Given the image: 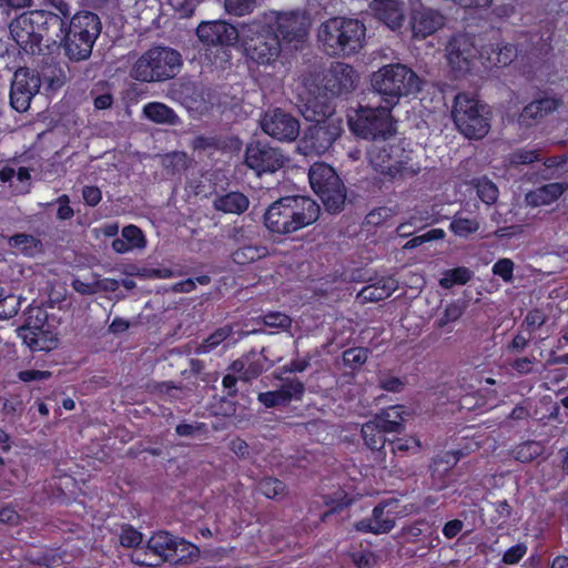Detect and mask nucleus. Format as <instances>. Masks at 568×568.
Segmentation results:
<instances>
[{
  "instance_id": "6e6d98bb",
  "label": "nucleus",
  "mask_w": 568,
  "mask_h": 568,
  "mask_svg": "<svg viewBox=\"0 0 568 568\" xmlns=\"http://www.w3.org/2000/svg\"><path fill=\"white\" fill-rule=\"evenodd\" d=\"M367 359V352L364 348H351L344 352L343 362L351 368L363 365Z\"/></svg>"
},
{
  "instance_id": "c756f323",
  "label": "nucleus",
  "mask_w": 568,
  "mask_h": 568,
  "mask_svg": "<svg viewBox=\"0 0 568 568\" xmlns=\"http://www.w3.org/2000/svg\"><path fill=\"white\" fill-rule=\"evenodd\" d=\"M559 106V101L554 98H544L534 101L525 106L520 114V122L528 124L529 120H538L555 111Z\"/></svg>"
},
{
  "instance_id": "f8f14e48",
  "label": "nucleus",
  "mask_w": 568,
  "mask_h": 568,
  "mask_svg": "<svg viewBox=\"0 0 568 568\" xmlns=\"http://www.w3.org/2000/svg\"><path fill=\"white\" fill-rule=\"evenodd\" d=\"M343 131V119L331 116L328 121L314 122L298 142V151L304 155H321L329 150Z\"/></svg>"
},
{
  "instance_id": "7ed1b4c3",
  "label": "nucleus",
  "mask_w": 568,
  "mask_h": 568,
  "mask_svg": "<svg viewBox=\"0 0 568 568\" xmlns=\"http://www.w3.org/2000/svg\"><path fill=\"white\" fill-rule=\"evenodd\" d=\"M365 33L357 19L335 17L318 27L317 39L328 54L352 55L364 47Z\"/></svg>"
},
{
  "instance_id": "13d9d810",
  "label": "nucleus",
  "mask_w": 568,
  "mask_h": 568,
  "mask_svg": "<svg viewBox=\"0 0 568 568\" xmlns=\"http://www.w3.org/2000/svg\"><path fill=\"white\" fill-rule=\"evenodd\" d=\"M258 402L265 407L271 408L287 403V397H284L278 389L260 393L257 397Z\"/></svg>"
},
{
  "instance_id": "dca6fc26",
  "label": "nucleus",
  "mask_w": 568,
  "mask_h": 568,
  "mask_svg": "<svg viewBox=\"0 0 568 568\" xmlns=\"http://www.w3.org/2000/svg\"><path fill=\"white\" fill-rule=\"evenodd\" d=\"M245 163L257 174L275 172L284 165L285 156L267 143L253 142L246 146Z\"/></svg>"
},
{
  "instance_id": "39448f33",
  "label": "nucleus",
  "mask_w": 568,
  "mask_h": 568,
  "mask_svg": "<svg viewBox=\"0 0 568 568\" xmlns=\"http://www.w3.org/2000/svg\"><path fill=\"white\" fill-rule=\"evenodd\" d=\"M368 159L374 170L388 180L414 176L419 171L412 151L406 150L400 141H375Z\"/></svg>"
},
{
  "instance_id": "603ef678",
  "label": "nucleus",
  "mask_w": 568,
  "mask_h": 568,
  "mask_svg": "<svg viewBox=\"0 0 568 568\" xmlns=\"http://www.w3.org/2000/svg\"><path fill=\"white\" fill-rule=\"evenodd\" d=\"M21 307V298L16 296H7L0 301V318L9 320L16 316Z\"/></svg>"
},
{
  "instance_id": "473e14b6",
  "label": "nucleus",
  "mask_w": 568,
  "mask_h": 568,
  "mask_svg": "<svg viewBox=\"0 0 568 568\" xmlns=\"http://www.w3.org/2000/svg\"><path fill=\"white\" fill-rule=\"evenodd\" d=\"M480 227L477 217H469L464 211H458L452 219L449 230L458 237H468L475 234Z\"/></svg>"
},
{
  "instance_id": "ea45409f",
  "label": "nucleus",
  "mask_w": 568,
  "mask_h": 568,
  "mask_svg": "<svg viewBox=\"0 0 568 568\" xmlns=\"http://www.w3.org/2000/svg\"><path fill=\"white\" fill-rule=\"evenodd\" d=\"M268 251L265 246L261 245H245L233 253V261L236 264H247L265 257Z\"/></svg>"
},
{
  "instance_id": "a211bd4d",
  "label": "nucleus",
  "mask_w": 568,
  "mask_h": 568,
  "mask_svg": "<svg viewBox=\"0 0 568 568\" xmlns=\"http://www.w3.org/2000/svg\"><path fill=\"white\" fill-rule=\"evenodd\" d=\"M298 108L304 119L310 122H323L331 116H339L326 94H315L306 88L298 91Z\"/></svg>"
},
{
  "instance_id": "b1692460",
  "label": "nucleus",
  "mask_w": 568,
  "mask_h": 568,
  "mask_svg": "<svg viewBox=\"0 0 568 568\" xmlns=\"http://www.w3.org/2000/svg\"><path fill=\"white\" fill-rule=\"evenodd\" d=\"M146 240L143 232L135 225H128L122 229L121 237L113 240L112 248L119 254H125L133 250H143Z\"/></svg>"
},
{
  "instance_id": "f03ea898",
  "label": "nucleus",
  "mask_w": 568,
  "mask_h": 568,
  "mask_svg": "<svg viewBox=\"0 0 568 568\" xmlns=\"http://www.w3.org/2000/svg\"><path fill=\"white\" fill-rule=\"evenodd\" d=\"M371 87L383 103L395 106L402 98L418 93L422 88V80L406 64L397 62L385 64L373 72Z\"/></svg>"
},
{
  "instance_id": "5fc2aeb1",
  "label": "nucleus",
  "mask_w": 568,
  "mask_h": 568,
  "mask_svg": "<svg viewBox=\"0 0 568 568\" xmlns=\"http://www.w3.org/2000/svg\"><path fill=\"white\" fill-rule=\"evenodd\" d=\"M263 323L273 328L286 329L291 326L292 320L284 313L271 312L263 316Z\"/></svg>"
},
{
  "instance_id": "c85d7f7f",
  "label": "nucleus",
  "mask_w": 568,
  "mask_h": 568,
  "mask_svg": "<svg viewBox=\"0 0 568 568\" xmlns=\"http://www.w3.org/2000/svg\"><path fill=\"white\" fill-rule=\"evenodd\" d=\"M248 199L241 192H229L213 201L215 210L229 214H241L248 207Z\"/></svg>"
},
{
  "instance_id": "393cba45",
  "label": "nucleus",
  "mask_w": 568,
  "mask_h": 568,
  "mask_svg": "<svg viewBox=\"0 0 568 568\" xmlns=\"http://www.w3.org/2000/svg\"><path fill=\"white\" fill-rule=\"evenodd\" d=\"M0 181L8 184L13 194H26L31 187V176L26 168L16 170L11 166H4L0 170Z\"/></svg>"
},
{
  "instance_id": "7c9ffc66",
  "label": "nucleus",
  "mask_w": 568,
  "mask_h": 568,
  "mask_svg": "<svg viewBox=\"0 0 568 568\" xmlns=\"http://www.w3.org/2000/svg\"><path fill=\"white\" fill-rule=\"evenodd\" d=\"M95 40H88L83 37H75L73 34H67L64 49L67 55L73 61L87 60L92 52Z\"/></svg>"
},
{
  "instance_id": "f257e3e1",
  "label": "nucleus",
  "mask_w": 568,
  "mask_h": 568,
  "mask_svg": "<svg viewBox=\"0 0 568 568\" xmlns=\"http://www.w3.org/2000/svg\"><path fill=\"white\" fill-rule=\"evenodd\" d=\"M318 204L307 196H285L272 203L264 214L265 226L273 233L288 234L314 223Z\"/></svg>"
},
{
  "instance_id": "412c9836",
  "label": "nucleus",
  "mask_w": 568,
  "mask_h": 568,
  "mask_svg": "<svg viewBox=\"0 0 568 568\" xmlns=\"http://www.w3.org/2000/svg\"><path fill=\"white\" fill-rule=\"evenodd\" d=\"M410 24L414 37L426 38L444 26V17L435 10L420 8L414 10Z\"/></svg>"
},
{
  "instance_id": "9b49d317",
  "label": "nucleus",
  "mask_w": 568,
  "mask_h": 568,
  "mask_svg": "<svg viewBox=\"0 0 568 568\" xmlns=\"http://www.w3.org/2000/svg\"><path fill=\"white\" fill-rule=\"evenodd\" d=\"M393 108L385 103L378 108H361L348 120L352 132L375 141H378V138L386 139L395 131V123L390 114Z\"/></svg>"
},
{
  "instance_id": "4468645a",
  "label": "nucleus",
  "mask_w": 568,
  "mask_h": 568,
  "mask_svg": "<svg viewBox=\"0 0 568 568\" xmlns=\"http://www.w3.org/2000/svg\"><path fill=\"white\" fill-rule=\"evenodd\" d=\"M41 87L39 74L28 68L14 72L10 90V103L19 112L26 111Z\"/></svg>"
},
{
  "instance_id": "6ab92c4d",
  "label": "nucleus",
  "mask_w": 568,
  "mask_h": 568,
  "mask_svg": "<svg viewBox=\"0 0 568 568\" xmlns=\"http://www.w3.org/2000/svg\"><path fill=\"white\" fill-rule=\"evenodd\" d=\"M474 39L467 34H457L450 39L446 48V57L454 71H468L471 62L477 58Z\"/></svg>"
},
{
  "instance_id": "69168bd1",
  "label": "nucleus",
  "mask_w": 568,
  "mask_h": 568,
  "mask_svg": "<svg viewBox=\"0 0 568 568\" xmlns=\"http://www.w3.org/2000/svg\"><path fill=\"white\" fill-rule=\"evenodd\" d=\"M168 3L180 17H189L195 9L193 0H169Z\"/></svg>"
},
{
  "instance_id": "c03bdc74",
  "label": "nucleus",
  "mask_w": 568,
  "mask_h": 568,
  "mask_svg": "<svg viewBox=\"0 0 568 568\" xmlns=\"http://www.w3.org/2000/svg\"><path fill=\"white\" fill-rule=\"evenodd\" d=\"M397 213L398 210L396 206H381L371 211L366 215V223L372 226L383 225L392 220Z\"/></svg>"
},
{
  "instance_id": "0e129e2a",
  "label": "nucleus",
  "mask_w": 568,
  "mask_h": 568,
  "mask_svg": "<svg viewBox=\"0 0 568 568\" xmlns=\"http://www.w3.org/2000/svg\"><path fill=\"white\" fill-rule=\"evenodd\" d=\"M509 160L514 165L529 164L539 160V155L535 150H518L510 155Z\"/></svg>"
},
{
  "instance_id": "8fccbe9b",
  "label": "nucleus",
  "mask_w": 568,
  "mask_h": 568,
  "mask_svg": "<svg viewBox=\"0 0 568 568\" xmlns=\"http://www.w3.org/2000/svg\"><path fill=\"white\" fill-rule=\"evenodd\" d=\"M282 395L287 397V403L293 399H301L305 387L304 384L296 378H287L283 381V384L280 388Z\"/></svg>"
},
{
  "instance_id": "f704fd0d",
  "label": "nucleus",
  "mask_w": 568,
  "mask_h": 568,
  "mask_svg": "<svg viewBox=\"0 0 568 568\" xmlns=\"http://www.w3.org/2000/svg\"><path fill=\"white\" fill-rule=\"evenodd\" d=\"M9 246L26 256H36L42 252L40 240L28 234H17L9 239Z\"/></svg>"
},
{
  "instance_id": "3c124183",
  "label": "nucleus",
  "mask_w": 568,
  "mask_h": 568,
  "mask_svg": "<svg viewBox=\"0 0 568 568\" xmlns=\"http://www.w3.org/2000/svg\"><path fill=\"white\" fill-rule=\"evenodd\" d=\"M256 4V0H225V10L234 16H245L251 13Z\"/></svg>"
},
{
  "instance_id": "5701e85b",
  "label": "nucleus",
  "mask_w": 568,
  "mask_h": 568,
  "mask_svg": "<svg viewBox=\"0 0 568 568\" xmlns=\"http://www.w3.org/2000/svg\"><path fill=\"white\" fill-rule=\"evenodd\" d=\"M371 9L375 16L384 21L387 27L395 30L400 28L404 21V12L395 0H374Z\"/></svg>"
},
{
  "instance_id": "a19ab883",
  "label": "nucleus",
  "mask_w": 568,
  "mask_h": 568,
  "mask_svg": "<svg viewBox=\"0 0 568 568\" xmlns=\"http://www.w3.org/2000/svg\"><path fill=\"white\" fill-rule=\"evenodd\" d=\"M473 273L464 266L447 270L439 280V285L444 288H450L454 285L466 284L471 278Z\"/></svg>"
},
{
  "instance_id": "a18cd8bd",
  "label": "nucleus",
  "mask_w": 568,
  "mask_h": 568,
  "mask_svg": "<svg viewBox=\"0 0 568 568\" xmlns=\"http://www.w3.org/2000/svg\"><path fill=\"white\" fill-rule=\"evenodd\" d=\"M544 452V446L539 442H526L517 447L515 450L516 459L528 463L534 458L540 456Z\"/></svg>"
},
{
  "instance_id": "79ce46f5",
  "label": "nucleus",
  "mask_w": 568,
  "mask_h": 568,
  "mask_svg": "<svg viewBox=\"0 0 568 568\" xmlns=\"http://www.w3.org/2000/svg\"><path fill=\"white\" fill-rule=\"evenodd\" d=\"M161 162L168 174H175L187 168L189 158L184 152H172L163 155Z\"/></svg>"
},
{
  "instance_id": "49530a36",
  "label": "nucleus",
  "mask_w": 568,
  "mask_h": 568,
  "mask_svg": "<svg viewBox=\"0 0 568 568\" xmlns=\"http://www.w3.org/2000/svg\"><path fill=\"white\" fill-rule=\"evenodd\" d=\"M17 335L22 339L23 344L27 345L33 352H38L39 347H44L43 344H37L38 342H36L38 336L40 335V327H32L30 322L19 327L17 329Z\"/></svg>"
},
{
  "instance_id": "e2e57ef3",
  "label": "nucleus",
  "mask_w": 568,
  "mask_h": 568,
  "mask_svg": "<svg viewBox=\"0 0 568 568\" xmlns=\"http://www.w3.org/2000/svg\"><path fill=\"white\" fill-rule=\"evenodd\" d=\"M527 552L525 544H517L507 549L503 556V562L507 565L517 564Z\"/></svg>"
},
{
  "instance_id": "37998d69",
  "label": "nucleus",
  "mask_w": 568,
  "mask_h": 568,
  "mask_svg": "<svg viewBox=\"0 0 568 568\" xmlns=\"http://www.w3.org/2000/svg\"><path fill=\"white\" fill-rule=\"evenodd\" d=\"M478 197L487 205L494 204L498 199L497 186L488 179H478L475 182Z\"/></svg>"
},
{
  "instance_id": "864d4df0",
  "label": "nucleus",
  "mask_w": 568,
  "mask_h": 568,
  "mask_svg": "<svg viewBox=\"0 0 568 568\" xmlns=\"http://www.w3.org/2000/svg\"><path fill=\"white\" fill-rule=\"evenodd\" d=\"M515 264L510 258H500L493 265V273L499 276L504 282L510 283L513 281Z\"/></svg>"
},
{
  "instance_id": "72a5a7b5",
  "label": "nucleus",
  "mask_w": 568,
  "mask_h": 568,
  "mask_svg": "<svg viewBox=\"0 0 568 568\" xmlns=\"http://www.w3.org/2000/svg\"><path fill=\"white\" fill-rule=\"evenodd\" d=\"M176 539V537L168 531H158L149 539L148 549L163 560H168Z\"/></svg>"
},
{
  "instance_id": "58836bf2",
  "label": "nucleus",
  "mask_w": 568,
  "mask_h": 568,
  "mask_svg": "<svg viewBox=\"0 0 568 568\" xmlns=\"http://www.w3.org/2000/svg\"><path fill=\"white\" fill-rule=\"evenodd\" d=\"M232 335V327L224 326L217 328L207 338H205L195 349L196 354H206L215 349L223 342H226Z\"/></svg>"
},
{
  "instance_id": "2f4dec72",
  "label": "nucleus",
  "mask_w": 568,
  "mask_h": 568,
  "mask_svg": "<svg viewBox=\"0 0 568 568\" xmlns=\"http://www.w3.org/2000/svg\"><path fill=\"white\" fill-rule=\"evenodd\" d=\"M143 114L146 119L159 124L174 125L179 122L176 113L166 104L150 102L143 106Z\"/></svg>"
},
{
  "instance_id": "e433bc0d",
  "label": "nucleus",
  "mask_w": 568,
  "mask_h": 568,
  "mask_svg": "<svg viewBox=\"0 0 568 568\" xmlns=\"http://www.w3.org/2000/svg\"><path fill=\"white\" fill-rule=\"evenodd\" d=\"M384 430L375 420H369L362 426V434L366 445L371 449H381L385 445Z\"/></svg>"
},
{
  "instance_id": "c9c22d12",
  "label": "nucleus",
  "mask_w": 568,
  "mask_h": 568,
  "mask_svg": "<svg viewBox=\"0 0 568 568\" xmlns=\"http://www.w3.org/2000/svg\"><path fill=\"white\" fill-rule=\"evenodd\" d=\"M199 548L181 538H178L175 541V545L173 547V550L170 554V557L168 558V561L172 562H192L197 559L199 557Z\"/></svg>"
},
{
  "instance_id": "423d86ee",
  "label": "nucleus",
  "mask_w": 568,
  "mask_h": 568,
  "mask_svg": "<svg viewBox=\"0 0 568 568\" xmlns=\"http://www.w3.org/2000/svg\"><path fill=\"white\" fill-rule=\"evenodd\" d=\"M45 24L64 26L55 13L45 10H33L22 13L10 23V33L16 43L27 53H36L40 49Z\"/></svg>"
},
{
  "instance_id": "338daca9",
  "label": "nucleus",
  "mask_w": 568,
  "mask_h": 568,
  "mask_svg": "<svg viewBox=\"0 0 568 568\" xmlns=\"http://www.w3.org/2000/svg\"><path fill=\"white\" fill-rule=\"evenodd\" d=\"M18 377L24 383H30L33 381L48 379L51 377V373L49 371L27 369L19 372Z\"/></svg>"
},
{
  "instance_id": "09e8293b",
  "label": "nucleus",
  "mask_w": 568,
  "mask_h": 568,
  "mask_svg": "<svg viewBox=\"0 0 568 568\" xmlns=\"http://www.w3.org/2000/svg\"><path fill=\"white\" fill-rule=\"evenodd\" d=\"M285 485L276 478H264L258 484V490L267 498H276L285 494Z\"/></svg>"
},
{
  "instance_id": "a878e982",
  "label": "nucleus",
  "mask_w": 568,
  "mask_h": 568,
  "mask_svg": "<svg viewBox=\"0 0 568 568\" xmlns=\"http://www.w3.org/2000/svg\"><path fill=\"white\" fill-rule=\"evenodd\" d=\"M568 190L567 183H549L526 194V202L531 206L549 205Z\"/></svg>"
},
{
  "instance_id": "2eb2a0df",
  "label": "nucleus",
  "mask_w": 568,
  "mask_h": 568,
  "mask_svg": "<svg viewBox=\"0 0 568 568\" xmlns=\"http://www.w3.org/2000/svg\"><path fill=\"white\" fill-rule=\"evenodd\" d=\"M406 514L399 508L398 500L390 498L378 504L373 509L372 518L356 523L355 528L363 532L386 534L394 528L396 518Z\"/></svg>"
},
{
  "instance_id": "f3484780",
  "label": "nucleus",
  "mask_w": 568,
  "mask_h": 568,
  "mask_svg": "<svg viewBox=\"0 0 568 568\" xmlns=\"http://www.w3.org/2000/svg\"><path fill=\"white\" fill-rule=\"evenodd\" d=\"M262 130L278 141H294L300 134V122L281 109L267 111L261 119Z\"/></svg>"
},
{
  "instance_id": "bb28decb",
  "label": "nucleus",
  "mask_w": 568,
  "mask_h": 568,
  "mask_svg": "<svg viewBox=\"0 0 568 568\" xmlns=\"http://www.w3.org/2000/svg\"><path fill=\"white\" fill-rule=\"evenodd\" d=\"M397 288V281L392 277H382L373 284L361 290L357 297L363 302H378L387 298Z\"/></svg>"
},
{
  "instance_id": "cd10ccee",
  "label": "nucleus",
  "mask_w": 568,
  "mask_h": 568,
  "mask_svg": "<svg viewBox=\"0 0 568 568\" xmlns=\"http://www.w3.org/2000/svg\"><path fill=\"white\" fill-rule=\"evenodd\" d=\"M408 415V410L404 406L395 405L382 410L374 419L384 432L398 433L403 429Z\"/></svg>"
},
{
  "instance_id": "aec40b11",
  "label": "nucleus",
  "mask_w": 568,
  "mask_h": 568,
  "mask_svg": "<svg viewBox=\"0 0 568 568\" xmlns=\"http://www.w3.org/2000/svg\"><path fill=\"white\" fill-rule=\"evenodd\" d=\"M357 82L358 74L351 65L336 62L324 77V89L332 97H338L354 90Z\"/></svg>"
},
{
  "instance_id": "052dcab7",
  "label": "nucleus",
  "mask_w": 568,
  "mask_h": 568,
  "mask_svg": "<svg viewBox=\"0 0 568 568\" xmlns=\"http://www.w3.org/2000/svg\"><path fill=\"white\" fill-rule=\"evenodd\" d=\"M143 540V536L140 531L134 529L133 527H123L122 532L120 535L121 545L124 547H135L139 546Z\"/></svg>"
},
{
  "instance_id": "1a4fd4ad",
  "label": "nucleus",
  "mask_w": 568,
  "mask_h": 568,
  "mask_svg": "<svg viewBox=\"0 0 568 568\" xmlns=\"http://www.w3.org/2000/svg\"><path fill=\"white\" fill-rule=\"evenodd\" d=\"M262 17L268 26H272L282 45L298 49L306 41L311 20L304 11L271 10Z\"/></svg>"
},
{
  "instance_id": "ddd939ff",
  "label": "nucleus",
  "mask_w": 568,
  "mask_h": 568,
  "mask_svg": "<svg viewBox=\"0 0 568 568\" xmlns=\"http://www.w3.org/2000/svg\"><path fill=\"white\" fill-rule=\"evenodd\" d=\"M240 28L225 22V21H204L199 24L196 34L201 42L206 45H221L216 52L221 53L224 58L217 65L223 68V62H227L229 53L223 48L225 45H233L239 40Z\"/></svg>"
},
{
  "instance_id": "4d7b16f0",
  "label": "nucleus",
  "mask_w": 568,
  "mask_h": 568,
  "mask_svg": "<svg viewBox=\"0 0 568 568\" xmlns=\"http://www.w3.org/2000/svg\"><path fill=\"white\" fill-rule=\"evenodd\" d=\"M464 313L462 305L457 303L448 304L440 318L438 320V326L445 327L446 325L456 322Z\"/></svg>"
},
{
  "instance_id": "bf43d9fd",
  "label": "nucleus",
  "mask_w": 568,
  "mask_h": 568,
  "mask_svg": "<svg viewBox=\"0 0 568 568\" xmlns=\"http://www.w3.org/2000/svg\"><path fill=\"white\" fill-rule=\"evenodd\" d=\"M390 445H392V450L394 453L410 452V453L415 454L420 448V442L414 437L397 438L396 440L392 442Z\"/></svg>"
},
{
  "instance_id": "680f3d73",
  "label": "nucleus",
  "mask_w": 568,
  "mask_h": 568,
  "mask_svg": "<svg viewBox=\"0 0 568 568\" xmlns=\"http://www.w3.org/2000/svg\"><path fill=\"white\" fill-rule=\"evenodd\" d=\"M209 283H210V277L207 275H201L195 278H187L185 281L175 283L172 286V290L174 292L189 293L195 288L196 284L206 285Z\"/></svg>"
},
{
  "instance_id": "9d476101",
  "label": "nucleus",
  "mask_w": 568,
  "mask_h": 568,
  "mask_svg": "<svg viewBox=\"0 0 568 568\" xmlns=\"http://www.w3.org/2000/svg\"><path fill=\"white\" fill-rule=\"evenodd\" d=\"M313 191L321 197L328 212H339L345 203L346 192L334 169L325 163H314L308 172Z\"/></svg>"
},
{
  "instance_id": "20e7f679",
  "label": "nucleus",
  "mask_w": 568,
  "mask_h": 568,
  "mask_svg": "<svg viewBox=\"0 0 568 568\" xmlns=\"http://www.w3.org/2000/svg\"><path fill=\"white\" fill-rule=\"evenodd\" d=\"M244 55L260 65H272L281 55L282 44L263 17L240 26L239 40Z\"/></svg>"
},
{
  "instance_id": "774afa93",
  "label": "nucleus",
  "mask_w": 568,
  "mask_h": 568,
  "mask_svg": "<svg viewBox=\"0 0 568 568\" xmlns=\"http://www.w3.org/2000/svg\"><path fill=\"white\" fill-rule=\"evenodd\" d=\"M84 202L90 206H95L102 199V193L99 187L84 186L82 190Z\"/></svg>"
},
{
  "instance_id": "6e6552de",
  "label": "nucleus",
  "mask_w": 568,
  "mask_h": 568,
  "mask_svg": "<svg viewBox=\"0 0 568 568\" xmlns=\"http://www.w3.org/2000/svg\"><path fill=\"white\" fill-rule=\"evenodd\" d=\"M453 119L460 131L468 139H481L489 131L488 109L474 95L459 93L455 98Z\"/></svg>"
},
{
  "instance_id": "de8ad7c7",
  "label": "nucleus",
  "mask_w": 568,
  "mask_h": 568,
  "mask_svg": "<svg viewBox=\"0 0 568 568\" xmlns=\"http://www.w3.org/2000/svg\"><path fill=\"white\" fill-rule=\"evenodd\" d=\"M459 457L458 452H448L442 457L434 459L432 476L435 478L437 474L442 476V473H447L458 462Z\"/></svg>"
},
{
  "instance_id": "0eeeda50",
  "label": "nucleus",
  "mask_w": 568,
  "mask_h": 568,
  "mask_svg": "<svg viewBox=\"0 0 568 568\" xmlns=\"http://www.w3.org/2000/svg\"><path fill=\"white\" fill-rule=\"evenodd\" d=\"M181 67L178 51L156 47L142 54L134 63L131 74L143 82L163 81L173 78Z\"/></svg>"
},
{
  "instance_id": "4be33fe9",
  "label": "nucleus",
  "mask_w": 568,
  "mask_h": 568,
  "mask_svg": "<svg viewBox=\"0 0 568 568\" xmlns=\"http://www.w3.org/2000/svg\"><path fill=\"white\" fill-rule=\"evenodd\" d=\"M101 32L100 18L90 11H82L73 16L69 26V34L75 37H83L88 40L98 39Z\"/></svg>"
},
{
  "instance_id": "4c0bfd02",
  "label": "nucleus",
  "mask_w": 568,
  "mask_h": 568,
  "mask_svg": "<svg viewBox=\"0 0 568 568\" xmlns=\"http://www.w3.org/2000/svg\"><path fill=\"white\" fill-rule=\"evenodd\" d=\"M517 55V50L511 44H505L504 47H498V50H491L490 53H487L485 57L484 52H480V58L486 59L489 65L495 67H505L508 65Z\"/></svg>"
}]
</instances>
